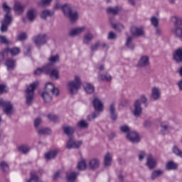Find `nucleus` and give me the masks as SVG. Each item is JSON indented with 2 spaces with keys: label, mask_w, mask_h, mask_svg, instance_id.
<instances>
[{
  "label": "nucleus",
  "mask_w": 182,
  "mask_h": 182,
  "mask_svg": "<svg viewBox=\"0 0 182 182\" xmlns=\"http://www.w3.org/2000/svg\"><path fill=\"white\" fill-rule=\"evenodd\" d=\"M76 178H77V173L76 172L67 174V180L68 182H75Z\"/></svg>",
  "instance_id": "a19ab883"
},
{
  "label": "nucleus",
  "mask_w": 182,
  "mask_h": 182,
  "mask_svg": "<svg viewBox=\"0 0 182 182\" xmlns=\"http://www.w3.org/2000/svg\"><path fill=\"white\" fill-rule=\"evenodd\" d=\"M130 32L132 36H135L136 38H140L141 36H144V30H143V28H141L132 26L130 28Z\"/></svg>",
  "instance_id": "ddd939ff"
},
{
  "label": "nucleus",
  "mask_w": 182,
  "mask_h": 182,
  "mask_svg": "<svg viewBox=\"0 0 182 182\" xmlns=\"http://www.w3.org/2000/svg\"><path fill=\"white\" fill-rule=\"evenodd\" d=\"M151 97L153 100H160L161 97V90L158 87H154L151 89Z\"/></svg>",
  "instance_id": "f3484780"
},
{
  "label": "nucleus",
  "mask_w": 182,
  "mask_h": 182,
  "mask_svg": "<svg viewBox=\"0 0 182 182\" xmlns=\"http://www.w3.org/2000/svg\"><path fill=\"white\" fill-rule=\"evenodd\" d=\"M171 33H173L176 36V38H178L179 39H182V28L176 27V28H172L171 29Z\"/></svg>",
  "instance_id": "5701e85b"
},
{
  "label": "nucleus",
  "mask_w": 182,
  "mask_h": 182,
  "mask_svg": "<svg viewBox=\"0 0 182 182\" xmlns=\"http://www.w3.org/2000/svg\"><path fill=\"white\" fill-rule=\"evenodd\" d=\"M49 63L53 64V63H56V62H59V55L56 54L55 55H51L49 58Z\"/></svg>",
  "instance_id": "8fccbe9b"
},
{
  "label": "nucleus",
  "mask_w": 182,
  "mask_h": 182,
  "mask_svg": "<svg viewBox=\"0 0 182 182\" xmlns=\"http://www.w3.org/2000/svg\"><path fill=\"white\" fill-rule=\"evenodd\" d=\"M92 105L94 106L95 112H98V113L103 112V102H102V100H100V99H99L98 97H95L92 101Z\"/></svg>",
  "instance_id": "4468645a"
},
{
  "label": "nucleus",
  "mask_w": 182,
  "mask_h": 182,
  "mask_svg": "<svg viewBox=\"0 0 182 182\" xmlns=\"http://www.w3.org/2000/svg\"><path fill=\"white\" fill-rule=\"evenodd\" d=\"M63 130L65 134L69 136L70 137L72 136V134H73V133H75V128L70 126H63Z\"/></svg>",
  "instance_id": "c85d7f7f"
},
{
  "label": "nucleus",
  "mask_w": 182,
  "mask_h": 182,
  "mask_svg": "<svg viewBox=\"0 0 182 182\" xmlns=\"http://www.w3.org/2000/svg\"><path fill=\"white\" fill-rule=\"evenodd\" d=\"M172 151L173 154L182 159V151L180 149H178L177 146H173V147L172 148Z\"/></svg>",
  "instance_id": "49530a36"
},
{
  "label": "nucleus",
  "mask_w": 182,
  "mask_h": 182,
  "mask_svg": "<svg viewBox=\"0 0 182 182\" xmlns=\"http://www.w3.org/2000/svg\"><path fill=\"white\" fill-rule=\"evenodd\" d=\"M92 41H93V33L90 32L86 33L84 35V38L82 41L83 43H85V45H90Z\"/></svg>",
  "instance_id": "a878e982"
},
{
  "label": "nucleus",
  "mask_w": 182,
  "mask_h": 182,
  "mask_svg": "<svg viewBox=\"0 0 182 182\" xmlns=\"http://www.w3.org/2000/svg\"><path fill=\"white\" fill-rule=\"evenodd\" d=\"M61 9L65 16H68L72 12V6H70V4H64L62 6Z\"/></svg>",
  "instance_id": "7c9ffc66"
},
{
  "label": "nucleus",
  "mask_w": 182,
  "mask_h": 182,
  "mask_svg": "<svg viewBox=\"0 0 182 182\" xmlns=\"http://www.w3.org/2000/svg\"><path fill=\"white\" fill-rule=\"evenodd\" d=\"M146 166H148L149 170H154V168L157 166V159L153 157L151 154H148Z\"/></svg>",
  "instance_id": "9b49d317"
},
{
  "label": "nucleus",
  "mask_w": 182,
  "mask_h": 182,
  "mask_svg": "<svg viewBox=\"0 0 182 182\" xmlns=\"http://www.w3.org/2000/svg\"><path fill=\"white\" fill-rule=\"evenodd\" d=\"M48 75L53 80H58V79H59V70L57 69H52Z\"/></svg>",
  "instance_id": "e433bc0d"
},
{
  "label": "nucleus",
  "mask_w": 182,
  "mask_h": 182,
  "mask_svg": "<svg viewBox=\"0 0 182 182\" xmlns=\"http://www.w3.org/2000/svg\"><path fill=\"white\" fill-rule=\"evenodd\" d=\"M52 131L48 128H40L38 130V134L44 135V134H50Z\"/></svg>",
  "instance_id": "a18cd8bd"
},
{
  "label": "nucleus",
  "mask_w": 182,
  "mask_h": 182,
  "mask_svg": "<svg viewBox=\"0 0 182 182\" xmlns=\"http://www.w3.org/2000/svg\"><path fill=\"white\" fill-rule=\"evenodd\" d=\"M77 126H78L80 129H87V127H89V123L82 119L77 122Z\"/></svg>",
  "instance_id": "09e8293b"
},
{
  "label": "nucleus",
  "mask_w": 182,
  "mask_h": 182,
  "mask_svg": "<svg viewBox=\"0 0 182 182\" xmlns=\"http://www.w3.org/2000/svg\"><path fill=\"white\" fill-rule=\"evenodd\" d=\"M2 107L3 112L6 116H12L14 114V105L10 101H4Z\"/></svg>",
  "instance_id": "1a4fd4ad"
},
{
  "label": "nucleus",
  "mask_w": 182,
  "mask_h": 182,
  "mask_svg": "<svg viewBox=\"0 0 182 182\" xmlns=\"http://www.w3.org/2000/svg\"><path fill=\"white\" fill-rule=\"evenodd\" d=\"M52 0H41V1L38 2V5H43V6H46L50 4Z\"/></svg>",
  "instance_id": "e2e57ef3"
},
{
  "label": "nucleus",
  "mask_w": 182,
  "mask_h": 182,
  "mask_svg": "<svg viewBox=\"0 0 182 182\" xmlns=\"http://www.w3.org/2000/svg\"><path fill=\"white\" fill-rule=\"evenodd\" d=\"M99 79L101 80H104L105 82H110L112 80V75H109V73L100 74L98 75Z\"/></svg>",
  "instance_id": "4c0bfd02"
},
{
  "label": "nucleus",
  "mask_w": 182,
  "mask_h": 182,
  "mask_svg": "<svg viewBox=\"0 0 182 182\" xmlns=\"http://www.w3.org/2000/svg\"><path fill=\"white\" fill-rule=\"evenodd\" d=\"M119 12H120L119 6L108 7L107 9V14H109L111 15H119Z\"/></svg>",
  "instance_id": "473e14b6"
},
{
  "label": "nucleus",
  "mask_w": 182,
  "mask_h": 182,
  "mask_svg": "<svg viewBox=\"0 0 182 182\" xmlns=\"http://www.w3.org/2000/svg\"><path fill=\"white\" fill-rule=\"evenodd\" d=\"M85 29L86 27L85 26L72 28L68 31V36H70V38H75V36H79V35H82V33L85 32Z\"/></svg>",
  "instance_id": "9d476101"
},
{
  "label": "nucleus",
  "mask_w": 182,
  "mask_h": 182,
  "mask_svg": "<svg viewBox=\"0 0 182 182\" xmlns=\"http://www.w3.org/2000/svg\"><path fill=\"white\" fill-rule=\"evenodd\" d=\"M151 23L153 25L155 28L159 27V18L156 16H152L151 18Z\"/></svg>",
  "instance_id": "5fc2aeb1"
},
{
  "label": "nucleus",
  "mask_w": 182,
  "mask_h": 182,
  "mask_svg": "<svg viewBox=\"0 0 182 182\" xmlns=\"http://www.w3.org/2000/svg\"><path fill=\"white\" fill-rule=\"evenodd\" d=\"M120 130L122 132V133H127L129 134L130 133V127L127 125H123L120 127Z\"/></svg>",
  "instance_id": "4d7b16f0"
},
{
  "label": "nucleus",
  "mask_w": 182,
  "mask_h": 182,
  "mask_svg": "<svg viewBox=\"0 0 182 182\" xmlns=\"http://www.w3.org/2000/svg\"><path fill=\"white\" fill-rule=\"evenodd\" d=\"M30 182L34 181V182H43L39 178V176H38V174H36V172L31 171L30 173V178L28 179Z\"/></svg>",
  "instance_id": "72a5a7b5"
},
{
  "label": "nucleus",
  "mask_w": 182,
  "mask_h": 182,
  "mask_svg": "<svg viewBox=\"0 0 182 182\" xmlns=\"http://www.w3.org/2000/svg\"><path fill=\"white\" fill-rule=\"evenodd\" d=\"M138 157L140 161H143L146 157V152L144 151H141L139 154Z\"/></svg>",
  "instance_id": "69168bd1"
},
{
  "label": "nucleus",
  "mask_w": 182,
  "mask_h": 182,
  "mask_svg": "<svg viewBox=\"0 0 182 182\" xmlns=\"http://www.w3.org/2000/svg\"><path fill=\"white\" fill-rule=\"evenodd\" d=\"M14 9L17 15H22L25 11V5L22 4L21 1H15Z\"/></svg>",
  "instance_id": "dca6fc26"
},
{
  "label": "nucleus",
  "mask_w": 182,
  "mask_h": 182,
  "mask_svg": "<svg viewBox=\"0 0 182 182\" xmlns=\"http://www.w3.org/2000/svg\"><path fill=\"white\" fill-rule=\"evenodd\" d=\"M68 86L70 93L71 95H76L82 86L80 77L75 75L74 80L69 82Z\"/></svg>",
  "instance_id": "39448f33"
},
{
  "label": "nucleus",
  "mask_w": 182,
  "mask_h": 182,
  "mask_svg": "<svg viewBox=\"0 0 182 182\" xmlns=\"http://www.w3.org/2000/svg\"><path fill=\"white\" fill-rule=\"evenodd\" d=\"M27 18L31 22H33L36 18V9L33 8L28 9L27 11Z\"/></svg>",
  "instance_id": "b1692460"
},
{
  "label": "nucleus",
  "mask_w": 182,
  "mask_h": 182,
  "mask_svg": "<svg viewBox=\"0 0 182 182\" xmlns=\"http://www.w3.org/2000/svg\"><path fill=\"white\" fill-rule=\"evenodd\" d=\"M109 117L112 122H116V120H117V112H116L114 103H112L109 105Z\"/></svg>",
  "instance_id": "a211bd4d"
},
{
  "label": "nucleus",
  "mask_w": 182,
  "mask_h": 182,
  "mask_svg": "<svg viewBox=\"0 0 182 182\" xmlns=\"http://www.w3.org/2000/svg\"><path fill=\"white\" fill-rule=\"evenodd\" d=\"M112 154L107 152L104 158V166L105 167H110L112 166Z\"/></svg>",
  "instance_id": "4be33fe9"
},
{
  "label": "nucleus",
  "mask_w": 182,
  "mask_h": 182,
  "mask_svg": "<svg viewBox=\"0 0 182 182\" xmlns=\"http://www.w3.org/2000/svg\"><path fill=\"white\" fill-rule=\"evenodd\" d=\"M168 129H170V125L167 123L162 122L161 124V133L164 136L165 134H168Z\"/></svg>",
  "instance_id": "c9c22d12"
},
{
  "label": "nucleus",
  "mask_w": 182,
  "mask_h": 182,
  "mask_svg": "<svg viewBox=\"0 0 182 182\" xmlns=\"http://www.w3.org/2000/svg\"><path fill=\"white\" fill-rule=\"evenodd\" d=\"M52 69H53L52 63H48L42 68H37L34 72V75H36L37 76L42 75V73H45V75H49Z\"/></svg>",
  "instance_id": "6e6552de"
},
{
  "label": "nucleus",
  "mask_w": 182,
  "mask_h": 182,
  "mask_svg": "<svg viewBox=\"0 0 182 182\" xmlns=\"http://www.w3.org/2000/svg\"><path fill=\"white\" fill-rule=\"evenodd\" d=\"M171 22L173 23V28H178L182 26V18L173 16L171 17Z\"/></svg>",
  "instance_id": "6ab92c4d"
},
{
  "label": "nucleus",
  "mask_w": 182,
  "mask_h": 182,
  "mask_svg": "<svg viewBox=\"0 0 182 182\" xmlns=\"http://www.w3.org/2000/svg\"><path fill=\"white\" fill-rule=\"evenodd\" d=\"M3 11L5 12L4 18L1 21V31L8 32V26L12 24L14 16H12V8H11L6 2L3 3Z\"/></svg>",
  "instance_id": "f257e3e1"
},
{
  "label": "nucleus",
  "mask_w": 182,
  "mask_h": 182,
  "mask_svg": "<svg viewBox=\"0 0 182 182\" xmlns=\"http://www.w3.org/2000/svg\"><path fill=\"white\" fill-rule=\"evenodd\" d=\"M83 144V141H76L73 136H70L67 141L66 148L68 150L70 149H79Z\"/></svg>",
  "instance_id": "0eeeda50"
},
{
  "label": "nucleus",
  "mask_w": 182,
  "mask_h": 182,
  "mask_svg": "<svg viewBox=\"0 0 182 182\" xmlns=\"http://www.w3.org/2000/svg\"><path fill=\"white\" fill-rule=\"evenodd\" d=\"M126 46H127L129 48V49H132L133 50V49H134V44H133V37L132 36H129L127 38V41H126Z\"/></svg>",
  "instance_id": "37998d69"
},
{
  "label": "nucleus",
  "mask_w": 182,
  "mask_h": 182,
  "mask_svg": "<svg viewBox=\"0 0 182 182\" xmlns=\"http://www.w3.org/2000/svg\"><path fill=\"white\" fill-rule=\"evenodd\" d=\"M56 156H58L56 150L50 151L45 154L46 159L47 160H53Z\"/></svg>",
  "instance_id": "2f4dec72"
},
{
  "label": "nucleus",
  "mask_w": 182,
  "mask_h": 182,
  "mask_svg": "<svg viewBox=\"0 0 182 182\" xmlns=\"http://www.w3.org/2000/svg\"><path fill=\"white\" fill-rule=\"evenodd\" d=\"M50 38L48 36V34H38L37 36L33 38V42L35 43L36 46H42L43 45H46L48 43V41H49Z\"/></svg>",
  "instance_id": "423d86ee"
},
{
  "label": "nucleus",
  "mask_w": 182,
  "mask_h": 182,
  "mask_svg": "<svg viewBox=\"0 0 182 182\" xmlns=\"http://www.w3.org/2000/svg\"><path fill=\"white\" fill-rule=\"evenodd\" d=\"M67 18L70 19V21L72 23H75L77 19H79V12L77 11H74L71 12L68 16H67Z\"/></svg>",
  "instance_id": "cd10ccee"
},
{
  "label": "nucleus",
  "mask_w": 182,
  "mask_h": 182,
  "mask_svg": "<svg viewBox=\"0 0 182 182\" xmlns=\"http://www.w3.org/2000/svg\"><path fill=\"white\" fill-rule=\"evenodd\" d=\"M5 65L7 67L8 70H14L16 66V61L14 59L9 58L6 60Z\"/></svg>",
  "instance_id": "412c9836"
},
{
  "label": "nucleus",
  "mask_w": 182,
  "mask_h": 182,
  "mask_svg": "<svg viewBox=\"0 0 182 182\" xmlns=\"http://www.w3.org/2000/svg\"><path fill=\"white\" fill-rule=\"evenodd\" d=\"M109 23L113 28H116V26H117V23H114V18H109Z\"/></svg>",
  "instance_id": "774afa93"
},
{
  "label": "nucleus",
  "mask_w": 182,
  "mask_h": 182,
  "mask_svg": "<svg viewBox=\"0 0 182 182\" xmlns=\"http://www.w3.org/2000/svg\"><path fill=\"white\" fill-rule=\"evenodd\" d=\"M141 102L147 107V97L146 95H141L140 99L136 100L134 103V115L135 117H140L143 114V108L141 107Z\"/></svg>",
  "instance_id": "20e7f679"
},
{
  "label": "nucleus",
  "mask_w": 182,
  "mask_h": 182,
  "mask_svg": "<svg viewBox=\"0 0 182 182\" xmlns=\"http://www.w3.org/2000/svg\"><path fill=\"white\" fill-rule=\"evenodd\" d=\"M100 166V161L97 159H92L89 162V167L90 170H97Z\"/></svg>",
  "instance_id": "aec40b11"
},
{
  "label": "nucleus",
  "mask_w": 182,
  "mask_h": 182,
  "mask_svg": "<svg viewBox=\"0 0 182 182\" xmlns=\"http://www.w3.org/2000/svg\"><path fill=\"white\" fill-rule=\"evenodd\" d=\"M100 41H97L96 43H95V44H92L90 47L92 52H96V50H97V49H99V48L100 47Z\"/></svg>",
  "instance_id": "603ef678"
},
{
  "label": "nucleus",
  "mask_w": 182,
  "mask_h": 182,
  "mask_svg": "<svg viewBox=\"0 0 182 182\" xmlns=\"http://www.w3.org/2000/svg\"><path fill=\"white\" fill-rule=\"evenodd\" d=\"M0 43H3L4 45H9L10 41L8 40V38H6V36H0Z\"/></svg>",
  "instance_id": "6e6d98bb"
},
{
  "label": "nucleus",
  "mask_w": 182,
  "mask_h": 182,
  "mask_svg": "<svg viewBox=\"0 0 182 182\" xmlns=\"http://www.w3.org/2000/svg\"><path fill=\"white\" fill-rule=\"evenodd\" d=\"M150 65V58L147 55H142L138 61L137 68H146Z\"/></svg>",
  "instance_id": "2eb2a0df"
},
{
  "label": "nucleus",
  "mask_w": 182,
  "mask_h": 182,
  "mask_svg": "<svg viewBox=\"0 0 182 182\" xmlns=\"http://www.w3.org/2000/svg\"><path fill=\"white\" fill-rule=\"evenodd\" d=\"M8 52H10V53H11L12 56H16V55H18V53H20L21 50L19 49V48H6L4 49V53H8Z\"/></svg>",
  "instance_id": "f704fd0d"
},
{
  "label": "nucleus",
  "mask_w": 182,
  "mask_h": 182,
  "mask_svg": "<svg viewBox=\"0 0 182 182\" xmlns=\"http://www.w3.org/2000/svg\"><path fill=\"white\" fill-rule=\"evenodd\" d=\"M117 38V35L116 34V33L111 31L108 34V39L113 41L114 39Z\"/></svg>",
  "instance_id": "680f3d73"
},
{
  "label": "nucleus",
  "mask_w": 182,
  "mask_h": 182,
  "mask_svg": "<svg viewBox=\"0 0 182 182\" xmlns=\"http://www.w3.org/2000/svg\"><path fill=\"white\" fill-rule=\"evenodd\" d=\"M173 59L177 63H181L182 62V50L178 48L176 52L173 53Z\"/></svg>",
  "instance_id": "393cba45"
},
{
  "label": "nucleus",
  "mask_w": 182,
  "mask_h": 182,
  "mask_svg": "<svg viewBox=\"0 0 182 182\" xmlns=\"http://www.w3.org/2000/svg\"><path fill=\"white\" fill-rule=\"evenodd\" d=\"M54 15H55V11H53L43 10L41 12V17L42 18V19H44L45 21H46L48 16H50V18H52V16H53Z\"/></svg>",
  "instance_id": "bb28decb"
},
{
  "label": "nucleus",
  "mask_w": 182,
  "mask_h": 182,
  "mask_svg": "<svg viewBox=\"0 0 182 182\" xmlns=\"http://www.w3.org/2000/svg\"><path fill=\"white\" fill-rule=\"evenodd\" d=\"M86 162L85 161H80L77 164L78 170H86Z\"/></svg>",
  "instance_id": "13d9d810"
},
{
  "label": "nucleus",
  "mask_w": 182,
  "mask_h": 182,
  "mask_svg": "<svg viewBox=\"0 0 182 182\" xmlns=\"http://www.w3.org/2000/svg\"><path fill=\"white\" fill-rule=\"evenodd\" d=\"M28 39V35L25 32H21L17 36V41H20L21 42H23V41H26Z\"/></svg>",
  "instance_id": "de8ad7c7"
},
{
  "label": "nucleus",
  "mask_w": 182,
  "mask_h": 182,
  "mask_svg": "<svg viewBox=\"0 0 182 182\" xmlns=\"http://www.w3.org/2000/svg\"><path fill=\"white\" fill-rule=\"evenodd\" d=\"M114 29L115 31H117L118 32H122V31H123V29H124V26H123V24L119 23H117V26Z\"/></svg>",
  "instance_id": "0e129e2a"
},
{
  "label": "nucleus",
  "mask_w": 182,
  "mask_h": 182,
  "mask_svg": "<svg viewBox=\"0 0 182 182\" xmlns=\"http://www.w3.org/2000/svg\"><path fill=\"white\" fill-rule=\"evenodd\" d=\"M41 123H42V119L41 117H37L34 120V127H36V129H38V127H39Z\"/></svg>",
  "instance_id": "052dcab7"
},
{
  "label": "nucleus",
  "mask_w": 182,
  "mask_h": 182,
  "mask_svg": "<svg viewBox=\"0 0 182 182\" xmlns=\"http://www.w3.org/2000/svg\"><path fill=\"white\" fill-rule=\"evenodd\" d=\"M38 86H39V82L36 81L30 84L25 90L26 103L28 106H31L33 103L35 90L38 89Z\"/></svg>",
  "instance_id": "7ed1b4c3"
},
{
  "label": "nucleus",
  "mask_w": 182,
  "mask_h": 182,
  "mask_svg": "<svg viewBox=\"0 0 182 182\" xmlns=\"http://www.w3.org/2000/svg\"><path fill=\"white\" fill-rule=\"evenodd\" d=\"M18 151L23 153V154H26L29 153V148L27 146L23 145L18 147Z\"/></svg>",
  "instance_id": "3c124183"
},
{
  "label": "nucleus",
  "mask_w": 182,
  "mask_h": 182,
  "mask_svg": "<svg viewBox=\"0 0 182 182\" xmlns=\"http://www.w3.org/2000/svg\"><path fill=\"white\" fill-rule=\"evenodd\" d=\"M48 119H49V120H50L51 122H58L59 120V117L58 116H56L55 114H48Z\"/></svg>",
  "instance_id": "bf43d9fd"
},
{
  "label": "nucleus",
  "mask_w": 182,
  "mask_h": 182,
  "mask_svg": "<svg viewBox=\"0 0 182 182\" xmlns=\"http://www.w3.org/2000/svg\"><path fill=\"white\" fill-rule=\"evenodd\" d=\"M144 127H145L146 129H149V127H151V121L145 120L144 122Z\"/></svg>",
  "instance_id": "338daca9"
},
{
  "label": "nucleus",
  "mask_w": 182,
  "mask_h": 182,
  "mask_svg": "<svg viewBox=\"0 0 182 182\" xmlns=\"http://www.w3.org/2000/svg\"><path fill=\"white\" fill-rule=\"evenodd\" d=\"M0 170L4 171V173H6L9 171V164L6 163L5 161H2L0 162Z\"/></svg>",
  "instance_id": "58836bf2"
},
{
  "label": "nucleus",
  "mask_w": 182,
  "mask_h": 182,
  "mask_svg": "<svg viewBox=\"0 0 182 182\" xmlns=\"http://www.w3.org/2000/svg\"><path fill=\"white\" fill-rule=\"evenodd\" d=\"M52 93L53 96L58 97L59 96V89L55 87V85L50 82L46 85L45 92L41 94V97H43L45 103H50L52 102Z\"/></svg>",
  "instance_id": "f03ea898"
},
{
  "label": "nucleus",
  "mask_w": 182,
  "mask_h": 182,
  "mask_svg": "<svg viewBox=\"0 0 182 182\" xmlns=\"http://www.w3.org/2000/svg\"><path fill=\"white\" fill-rule=\"evenodd\" d=\"M164 174V171L161 169L155 170L152 172L151 175V180H156V178H159V177H161Z\"/></svg>",
  "instance_id": "c756f323"
},
{
  "label": "nucleus",
  "mask_w": 182,
  "mask_h": 182,
  "mask_svg": "<svg viewBox=\"0 0 182 182\" xmlns=\"http://www.w3.org/2000/svg\"><path fill=\"white\" fill-rule=\"evenodd\" d=\"M178 165L173 161H170L166 164V170H177Z\"/></svg>",
  "instance_id": "ea45409f"
},
{
  "label": "nucleus",
  "mask_w": 182,
  "mask_h": 182,
  "mask_svg": "<svg viewBox=\"0 0 182 182\" xmlns=\"http://www.w3.org/2000/svg\"><path fill=\"white\" fill-rule=\"evenodd\" d=\"M100 116V113L99 112L95 111L92 114H90L87 116V119L88 122H92V120H94V119H96V117H99Z\"/></svg>",
  "instance_id": "c03bdc74"
},
{
  "label": "nucleus",
  "mask_w": 182,
  "mask_h": 182,
  "mask_svg": "<svg viewBox=\"0 0 182 182\" xmlns=\"http://www.w3.org/2000/svg\"><path fill=\"white\" fill-rule=\"evenodd\" d=\"M126 174L123 172H119L117 176V182H124Z\"/></svg>",
  "instance_id": "864d4df0"
},
{
  "label": "nucleus",
  "mask_w": 182,
  "mask_h": 182,
  "mask_svg": "<svg viewBox=\"0 0 182 182\" xmlns=\"http://www.w3.org/2000/svg\"><path fill=\"white\" fill-rule=\"evenodd\" d=\"M127 139L132 143H140V135L136 132H131L127 134Z\"/></svg>",
  "instance_id": "f8f14e48"
},
{
  "label": "nucleus",
  "mask_w": 182,
  "mask_h": 182,
  "mask_svg": "<svg viewBox=\"0 0 182 182\" xmlns=\"http://www.w3.org/2000/svg\"><path fill=\"white\" fill-rule=\"evenodd\" d=\"M84 89L86 93H88V95H90L93 93V92H95V87L90 83H87L86 85L84 87Z\"/></svg>",
  "instance_id": "79ce46f5"
}]
</instances>
